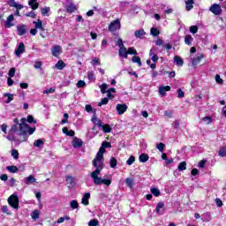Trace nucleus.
I'll return each mask as SVG.
<instances>
[{
  "mask_svg": "<svg viewBox=\"0 0 226 226\" xmlns=\"http://www.w3.org/2000/svg\"><path fill=\"white\" fill-rule=\"evenodd\" d=\"M164 204L163 202H158V205H155V214L163 215V213H160V209H163Z\"/></svg>",
  "mask_w": 226,
  "mask_h": 226,
  "instance_id": "28",
  "label": "nucleus"
},
{
  "mask_svg": "<svg viewBox=\"0 0 226 226\" xmlns=\"http://www.w3.org/2000/svg\"><path fill=\"white\" fill-rule=\"evenodd\" d=\"M62 133H64L67 137H72L75 135V132H72V130H67V127L62 128Z\"/></svg>",
  "mask_w": 226,
  "mask_h": 226,
  "instance_id": "22",
  "label": "nucleus"
},
{
  "mask_svg": "<svg viewBox=\"0 0 226 226\" xmlns=\"http://www.w3.org/2000/svg\"><path fill=\"white\" fill-rule=\"evenodd\" d=\"M157 62V55L154 54V49H150V60H147V65H152L154 64L151 63H155Z\"/></svg>",
  "mask_w": 226,
  "mask_h": 226,
  "instance_id": "10",
  "label": "nucleus"
},
{
  "mask_svg": "<svg viewBox=\"0 0 226 226\" xmlns=\"http://www.w3.org/2000/svg\"><path fill=\"white\" fill-rule=\"evenodd\" d=\"M120 27H122V25H120L119 19H114L110 24H109V32L115 33L119 31Z\"/></svg>",
  "mask_w": 226,
  "mask_h": 226,
  "instance_id": "5",
  "label": "nucleus"
},
{
  "mask_svg": "<svg viewBox=\"0 0 226 226\" xmlns=\"http://www.w3.org/2000/svg\"><path fill=\"white\" fill-rule=\"evenodd\" d=\"M22 182H24V185H29L37 182V179H35L34 176L29 175V177H24Z\"/></svg>",
  "mask_w": 226,
  "mask_h": 226,
  "instance_id": "16",
  "label": "nucleus"
},
{
  "mask_svg": "<svg viewBox=\"0 0 226 226\" xmlns=\"http://www.w3.org/2000/svg\"><path fill=\"white\" fill-rule=\"evenodd\" d=\"M38 6H40V4H37V0H29V7L32 10H37Z\"/></svg>",
  "mask_w": 226,
  "mask_h": 226,
  "instance_id": "26",
  "label": "nucleus"
},
{
  "mask_svg": "<svg viewBox=\"0 0 226 226\" xmlns=\"http://www.w3.org/2000/svg\"><path fill=\"white\" fill-rule=\"evenodd\" d=\"M188 32H190L191 34H196V33L199 32V27L196 26H191V27L188 28Z\"/></svg>",
  "mask_w": 226,
  "mask_h": 226,
  "instance_id": "39",
  "label": "nucleus"
},
{
  "mask_svg": "<svg viewBox=\"0 0 226 226\" xmlns=\"http://www.w3.org/2000/svg\"><path fill=\"white\" fill-rule=\"evenodd\" d=\"M149 160V156H147L145 154H141V155H139V162L144 163L147 162V161Z\"/></svg>",
  "mask_w": 226,
  "mask_h": 226,
  "instance_id": "30",
  "label": "nucleus"
},
{
  "mask_svg": "<svg viewBox=\"0 0 226 226\" xmlns=\"http://www.w3.org/2000/svg\"><path fill=\"white\" fill-rule=\"evenodd\" d=\"M25 52V46H23V42L18 43V48L15 49V56L20 57V55H23Z\"/></svg>",
  "mask_w": 226,
  "mask_h": 226,
  "instance_id": "14",
  "label": "nucleus"
},
{
  "mask_svg": "<svg viewBox=\"0 0 226 226\" xmlns=\"http://www.w3.org/2000/svg\"><path fill=\"white\" fill-rule=\"evenodd\" d=\"M150 34L153 36H157L158 34H160V32L157 31V28L153 27L150 29Z\"/></svg>",
  "mask_w": 226,
  "mask_h": 226,
  "instance_id": "51",
  "label": "nucleus"
},
{
  "mask_svg": "<svg viewBox=\"0 0 226 226\" xmlns=\"http://www.w3.org/2000/svg\"><path fill=\"white\" fill-rule=\"evenodd\" d=\"M71 209H78V201L71 200Z\"/></svg>",
  "mask_w": 226,
  "mask_h": 226,
  "instance_id": "55",
  "label": "nucleus"
},
{
  "mask_svg": "<svg viewBox=\"0 0 226 226\" xmlns=\"http://www.w3.org/2000/svg\"><path fill=\"white\" fill-rule=\"evenodd\" d=\"M109 104V98L101 99V102H98V107Z\"/></svg>",
  "mask_w": 226,
  "mask_h": 226,
  "instance_id": "48",
  "label": "nucleus"
},
{
  "mask_svg": "<svg viewBox=\"0 0 226 226\" xmlns=\"http://www.w3.org/2000/svg\"><path fill=\"white\" fill-rule=\"evenodd\" d=\"M155 148L158 149L159 152H163L164 145L163 143H158L155 145Z\"/></svg>",
  "mask_w": 226,
  "mask_h": 226,
  "instance_id": "52",
  "label": "nucleus"
},
{
  "mask_svg": "<svg viewBox=\"0 0 226 226\" xmlns=\"http://www.w3.org/2000/svg\"><path fill=\"white\" fill-rule=\"evenodd\" d=\"M15 30L18 31V36H23L26 34V25H18Z\"/></svg>",
  "mask_w": 226,
  "mask_h": 226,
  "instance_id": "15",
  "label": "nucleus"
},
{
  "mask_svg": "<svg viewBox=\"0 0 226 226\" xmlns=\"http://www.w3.org/2000/svg\"><path fill=\"white\" fill-rule=\"evenodd\" d=\"M92 124H95V126H102L105 124H102V122H100V118H97V117L92 116L91 119Z\"/></svg>",
  "mask_w": 226,
  "mask_h": 226,
  "instance_id": "23",
  "label": "nucleus"
},
{
  "mask_svg": "<svg viewBox=\"0 0 226 226\" xmlns=\"http://www.w3.org/2000/svg\"><path fill=\"white\" fill-rule=\"evenodd\" d=\"M59 54H62V47L56 45L51 47V56L54 57H59Z\"/></svg>",
  "mask_w": 226,
  "mask_h": 226,
  "instance_id": "9",
  "label": "nucleus"
},
{
  "mask_svg": "<svg viewBox=\"0 0 226 226\" xmlns=\"http://www.w3.org/2000/svg\"><path fill=\"white\" fill-rule=\"evenodd\" d=\"M7 203L10 204V207H12V209H18V196L12 194L10 198H7Z\"/></svg>",
  "mask_w": 226,
  "mask_h": 226,
  "instance_id": "7",
  "label": "nucleus"
},
{
  "mask_svg": "<svg viewBox=\"0 0 226 226\" xmlns=\"http://www.w3.org/2000/svg\"><path fill=\"white\" fill-rule=\"evenodd\" d=\"M125 185L128 188H132V178H125Z\"/></svg>",
  "mask_w": 226,
  "mask_h": 226,
  "instance_id": "50",
  "label": "nucleus"
},
{
  "mask_svg": "<svg viewBox=\"0 0 226 226\" xmlns=\"http://www.w3.org/2000/svg\"><path fill=\"white\" fill-rule=\"evenodd\" d=\"M98 128H101V130H103V133H109L111 132V126L109 124H103V125H96Z\"/></svg>",
  "mask_w": 226,
  "mask_h": 226,
  "instance_id": "21",
  "label": "nucleus"
},
{
  "mask_svg": "<svg viewBox=\"0 0 226 226\" xmlns=\"http://www.w3.org/2000/svg\"><path fill=\"white\" fill-rule=\"evenodd\" d=\"M64 221H70V216L59 217V219L56 220V224H62Z\"/></svg>",
  "mask_w": 226,
  "mask_h": 226,
  "instance_id": "41",
  "label": "nucleus"
},
{
  "mask_svg": "<svg viewBox=\"0 0 226 226\" xmlns=\"http://www.w3.org/2000/svg\"><path fill=\"white\" fill-rule=\"evenodd\" d=\"M92 167H95V171H92L89 174L92 183L95 184V185H111V179L99 177L100 172L102 171V154H96L95 159L92 160Z\"/></svg>",
  "mask_w": 226,
  "mask_h": 226,
  "instance_id": "1",
  "label": "nucleus"
},
{
  "mask_svg": "<svg viewBox=\"0 0 226 226\" xmlns=\"http://www.w3.org/2000/svg\"><path fill=\"white\" fill-rule=\"evenodd\" d=\"M7 182V186L14 187L15 186V178H10V180H4Z\"/></svg>",
  "mask_w": 226,
  "mask_h": 226,
  "instance_id": "47",
  "label": "nucleus"
},
{
  "mask_svg": "<svg viewBox=\"0 0 226 226\" xmlns=\"http://www.w3.org/2000/svg\"><path fill=\"white\" fill-rule=\"evenodd\" d=\"M97 223H99V222H97V220H91L88 222V226H97Z\"/></svg>",
  "mask_w": 226,
  "mask_h": 226,
  "instance_id": "62",
  "label": "nucleus"
},
{
  "mask_svg": "<svg viewBox=\"0 0 226 226\" xmlns=\"http://www.w3.org/2000/svg\"><path fill=\"white\" fill-rule=\"evenodd\" d=\"M3 96H4V98L7 99V100H4V103L9 104L10 102H12V94H3Z\"/></svg>",
  "mask_w": 226,
  "mask_h": 226,
  "instance_id": "37",
  "label": "nucleus"
},
{
  "mask_svg": "<svg viewBox=\"0 0 226 226\" xmlns=\"http://www.w3.org/2000/svg\"><path fill=\"white\" fill-rule=\"evenodd\" d=\"M32 24H34V29H39L40 31H45V28H42V21H40V19H37V21L32 22Z\"/></svg>",
  "mask_w": 226,
  "mask_h": 226,
  "instance_id": "19",
  "label": "nucleus"
},
{
  "mask_svg": "<svg viewBox=\"0 0 226 226\" xmlns=\"http://www.w3.org/2000/svg\"><path fill=\"white\" fill-rule=\"evenodd\" d=\"M201 59H204V55H196V56L191 58V64H192L193 66L199 65V63L201 62Z\"/></svg>",
  "mask_w": 226,
  "mask_h": 226,
  "instance_id": "12",
  "label": "nucleus"
},
{
  "mask_svg": "<svg viewBox=\"0 0 226 226\" xmlns=\"http://www.w3.org/2000/svg\"><path fill=\"white\" fill-rule=\"evenodd\" d=\"M109 166H110L111 169L117 168V159L111 157V159L109 160Z\"/></svg>",
  "mask_w": 226,
  "mask_h": 226,
  "instance_id": "36",
  "label": "nucleus"
},
{
  "mask_svg": "<svg viewBox=\"0 0 226 226\" xmlns=\"http://www.w3.org/2000/svg\"><path fill=\"white\" fill-rule=\"evenodd\" d=\"M84 86H87V83H85L84 80H79V82L76 83V87L79 88L84 87Z\"/></svg>",
  "mask_w": 226,
  "mask_h": 226,
  "instance_id": "58",
  "label": "nucleus"
},
{
  "mask_svg": "<svg viewBox=\"0 0 226 226\" xmlns=\"http://www.w3.org/2000/svg\"><path fill=\"white\" fill-rule=\"evenodd\" d=\"M175 64H177V66H182V58H179V56H175Z\"/></svg>",
  "mask_w": 226,
  "mask_h": 226,
  "instance_id": "54",
  "label": "nucleus"
},
{
  "mask_svg": "<svg viewBox=\"0 0 226 226\" xmlns=\"http://www.w3.org/2000/svg\"><path fill=\"white\" fill-rule=\"evenodd\" d=\"M125 51L130 52L131 55H133V56L137 55V52H135V49L132 48H128V49L125 48Z\"/></svg>",
  "mask_w": 226,
  "mask_h": 226,
  "instance_id": "59",
  "label": "nucleus"
},
{
  "mask_svg": "<svg viewBox=\"0 0 226 226\" xmlns=\"http://www.w3.org/2000/svg\"><path fill=\"white\" fill-rule=\"evenodd\" d=\"M40 219V212L37 210L32 211V220Z\"/></svg>",
  "mask_w": 226,
  "mask_h": 226,
  "instance_id": "40",
  "label": "nucleus"
},
{
  "mask_svg": "<svg viewBox=\"0 0 226 226\" xmlns=\"http://www.w3.org/2000/svg\"><path fill=\"white\" fill-rule=\"evenodd\" d=\"M81 145L82 141H80V139H79L78 138L73 139V148L80 147Z\"/></svg>",
  "mask_w": 226,
  "mask_h": 226,
  "instance_id": "34",
  "label": "nucleus"
},
{
  "mask_svg": "<svg viewBox=\"0 0 226 226\" xmlns=\"http://www.w3.org/2000/svg\"><path fill=\"white\" fill-rule=\"evenodd\" d=\"M12 123H15V124H26V123L29 124H37V122L34 121V117L29 116L26 117V118H21V120L18 121L17 118L12 120Z\"/></svg>",
  "mask_w": 226,
  "mask_h": 226,
  "instance_id": "6",
  "label": "nucleus"
},
{
  "mask_svg": "<svg viewBox=\"0 0 226 226\" xmlns=\"http://www.w3.org/2000/svg\"><path fill=\"white\" fill-rule=\"evenodd\" d=\"M42 66V62L37 61L34 62V69H40Z\"/></svg>",
  "mask_w": 226,
  "mask_h": 226,
  "instance_id": "63",
  "label": "nucleus"
},
{
  "mask_svg": "<svg viewBox=\"0 0 226 226\" xmlns=\"http://www.w3.org/2000/svg\"><path fill=\"white\" fill-rule=\"evenodd\" d=\"M54 68H56V70L61 71L62 69H64V62H62V60H59L56 62V64L54 65Z\"/></svg>",
  "mask_w": 226,
  "mask_h": 226,
  "instance_id": "32",
  "label": "nucleus"
},
{
  "mask_svg": "<svg viewBox=\"0 0 226 226\" xmlns=\"http://www.w3.org/2000/svg\"><path fill=\"white\" fill-rule=\"evenodd\" d=\"M53 92H55V89L51 87V88L46 89V91H42V94H53Z\"/></svg>",
  "mask_w": 226,
  "mask_h": 226,
  "instance_id": "61",
  "label": "nucleus"
},
{
  "mask_svg": "<svg viewBox=\"0 0 226 226\" xmlns=\"http://www.w3.org/2000/svg\"><path fill=\"white\" fill-rule=\"evenodd\" d=\"M202 122L205 123V124H209L213 123V117H202Z\"/></svg>",
  "mask_w": 226,
  "mask_h": 226,
  "instance_id": "43",
  "label": "nucleus"
},
{
  "mask_svg": "<svg viewBox=\"0 0 226 226\" xmlns=\"http://www.w3.org/2000/svg\"><path fill=\"white\" fill-rule=\"evenodd\" d=\"M7 76L12 78L15 76V68H10V71L7 72Z\"/></svg>",
  "mask_w": 226,
  "mask_h": 226,
  "instance_id": "53",
  "label": "nucleus"
},
{
  "mask_svg": "<svg viewBox=\"0 0 226 226\" xmlns=\"http://www.w3.org/2000/svg\"><path fill=\"white\" fill-rule=\"evenodd\" d=\"M210 12L215 16L221 15V5L218 4H213V5H210Z\"/></svg>",
  "mask_w": 226,
  "mask_h": 226,
  "instance_id": "8",
  "label": "nucleus"
},
{
  "mask_svg": "<svg viewBox=\"0 0 226 226\" xmlns=\"http://www.w3.org/2000/svg\"><path fill=\"white\" fill-rule=\"evenodd\" d=\"M170 90H171V87H170L169 86L159 87L158 94H161V96H166V92H169Z\"/></svg>",
  "mask_w": 226,
  "mask_h": 226,
  "instance_id": "17",
  "label": "nucleus"
},
{
  "mask_svg": "<svg viewBox=\"0 0 226 226\" xmlns=\"http://www.w3.org/2000/svg\"><path fill=\"white\" fill-rule=\"evenodd\" d=\"M6 170H7V172H10L12 174L18 173V167H15V166H7Z\"/></svg>",
  "mask_w": 226,
  "mask_h": 226,
  "instance_id": "35",
  "label": "nucleus"
},
{
  "mask_svg": "<svg viewBox=\"0 0 226 226\" xmlns=\"http://www.w3.org/2000/svg\"><path fill=\"white\" fill-rule=\"evenodd\" d=\"M135 162V157H132V155H131V157H128V161H125V164L130 166L132 165V162Z\"/></svg>",
  "mask_w": 226,
  "mask_h": 226,
  "instance_id": "49",
  "label": "nucleus"
},
{
  "mask_svg": "<svg viewBox=\"0 0 226 226\" xmlns=\"http://www.w3.org/2000/svg\"><path fill=\"white\" fill-rule=\"evenodd\" d=\"M99 88H101V94H105V90L111 89V88H109L108 84H102L101 86H99Z\"/></svg>",
  "mask_w": 226,
  "mask_h": 226,
  "instance_id": "38",
  "label": "nucleus"
},
{
  "mask_svg": "<svg viewBox=\"0 0 226 226\" xmlns=\"http://www.w3.org/2000/svg\"><path fill=\"white\" fill-rule=\"evenodd\" d=\"M42 139H36L34 140V147L40 148V147H42Z\"/></svg>",
  "mask_w": 226,
  "mask_h": 226,
  "instance_id": "46",
  "label": "nucleus"
},
{
  "mask_svg": "<svg viewBox=\"0 0 226 226\" xmlns=\"http://www.w3.org/2000/svg\"><path fill=\"white\" fill-rule=\"evenodd\" d=\"M64 10H66L67 13H72L75 11V5L72 4H67V5L64 6Z\"/></svg>",
  "mask_w": 226,
  "mask_h": 226,
  "instance_id": "24",
  "label": "nucleus"
},
{
  "mask_svg": "<svg viewBox=\"0 0 226 226\" xmlns=\"http://www.w3.org/2000/svg\"><path fill=\"white\" fill-rule=\"evenodd\" d=\"M193 10V0H185V11Z\"/></svg>",
  "mask_w": 226,
  "mask_h": 226,
  "instance_id": "20",
  "label": "nucleus"
},
{
  "mask_svg": "<svg viewBox=\"0 0 226 226\" xmlns=\"http://www.w3.org/2000/svg\"><path fill=\"white\" fill-rule=\"evenodd\" d=\"M145 33L144 30H136V32H133V36L136 37V39H141L144 36Z\"/></svg>",
  "mask_w": 226,
  "mask_h": 226,
  "instance_id": "25",
  "label": "nucleus"
},
{
  "mask_svg": "<svg viewBox=\"0 0 226 226\" xmlns=\"http://www.w3.org/2000/svg\"><path fill=\"white\" fill-rule=\"evenodd\" d=\"M50 12V8L44 7L42 9H40V14L42 15V17H48V13Z\"/></svg>",
  "mask_w": 226,
  "mask_h": 226,
  "instance_id": "29",
  "label": "nucleus"
},
{
  "mask_svg": "<svg viewBox=\"0 0 226 226\" xmlns=\"http://www.w3.org/2000/svg\"><path fill=\"white\" fill-rule=\"evenodd\" d=\"M10 154H11L12 159L18 160V150L12 149V151H11V153H10Z\"/></svg>",
  "mask_w": 226,
  "mask_h": 226,
  "instance_id": "57",
  "label": "nucleus"
},
{
  "mask_svg": "<svg viewBox=\"0 0 226 226\" xmlns=\"http://www.w3.org/2000/svg\"><path fill=\"white\" fill-rule=\"evenodd\" d=\"M218 156L226 157V147H221V149L218 150Z\"/></svg>",
  "mask_w": 226,
  "mask_h": 226,
  "instance_id": "42",
  "label": "nucleus"
},
{
  "mask_svg": "<svg viewBox=\"0 0 226 226\" xmlns=\"http://www.w3.org/2000/svg\"><path fill=\"white\" fill-rule=\"evenodd\" d=\"M7 5L10 6V8H15L14 14H10V16L12 17H20V12H19L20 10H23V5L20 4H18V2H15V0H9L7 1Z\"/></svg>",
  "mask_w": 226,
  "mask_h": 226,
  "instance_id": "3",
  "label": "nucleus"
},
{
  "mask_svg": "<svg viewBox=\"0 0 226 226\" xmlns=\"http://www.w3.org/2000/svg\"><path fill=\"white\" fill-rule=\"evenodd\" d=\"M81 205L89 206V193H84V196L81 197Z\"/></svg>",
  "mask_w": 226,
  "mask_h": 226,
  "instance_id": "18",
  "label": "nucleus"
},
{
  "mask_svg": "<svg viewBox=\"0 0 226 226\" xmlns=\"http://www.w3.org/2000/svg\"><path fill=\"white\" fill-rule=\"evenodd\" d=\"M117 47L119 48L118 56L124 59H127V56L130 52L124 50V45L122 43V39H117Z\"/></svg>",
  "mask_w": 226,
  "mask_h": 226,
  "instance_id": "4",
  "label": "nucleus"
},
{
  "mask_svg": "<svg viewBox=\"0 0 226 226\" xmlns=\"http://www.w3.org/2000/svg\"><path fill=\"white\" fill-rule=\"evenodd\" d=\"M64 182L67 183V185H75V178L71 177V176H67V177H64Z\"/></svg>",
  "mask_w": 226,
  "mask_h": 226,
  "instance_id": "27",
  "label": "nucleus"
},
{
  "mask_svg": "<svg viewBox=\"0 0 226 226\" xmlns=\"http://www.w3.org/2000/svg\"><path fill=\"white\" fill-rule=\"evenodd\" d=\"M34 133V127H28L26 124H18L10 127V132L7 134V140L15 141V136H26Z\"/></svg>",
  "mask_w": 226,
  "mask_h": 226,
  "instance_id": "2",
  "label": "nucleus"
},
{
  "mask_svg": "<svg viewBox=\"0 0 226 226\" xmlns=\"http://www.w3.org/2000/svg\"><path fill=\"white\" fill-rule=\"evenodd\" d=\"M127 111V105L117 104V115L122 116Z\"/></svg>",
  "mask_w": 226,
  "mask_h": 226,
  "instance_id": "13",
  "label": "nucleus"
},
{
  "mask_svg": "<svg viewBox=\"0 0 226 226\" xmlns=\"http://www.w3.org/2000/svg\"><path fill=\"white\" fill-rule=\"evenodd\" d=\"M185 166H186V164H185V162H180V164L177 165V170L178 171H184L185 170Z\"/></svg>",
  "mask_w": 226,
  "mask_h": 226,
  "instance_id": "56",
  "label": "nucleus"
},
{
  "mask_svg": "<svg viewBox=\"0 0 226 226\" xmlns=\"http://www.w3.org/2000/svg\"><path fill=\"white\" fill-rule=\"evenodd\" d=\"M150 193H153V194H150V195L158 197V196H160V190H157L155 188L150 189Z\"/></svg>",
  "mask_w": 226,
  "mask_h": 226,
  "instance_id": "45",
  "label": "nucleus"
},
{
  "mask_svg": "<svg viewBox=\"0 0 226 226\" xmlns=\"http://www.w3.org/2000/svg\"><path fill=\"white\" fill-rule=\"evenodd\" d=\"M184 42H185V45L191 46V43L193 42V37H192L191 34L185 35Z\"/></svg>",
  "mask_w": 226,
  "mask_h": 226,
  "instance_id": "31",
  "label": "nucleus"
},
{
  "mask_svg": "<svg viewBox=\"0 0 226 226\" xmlns=\"http://www.w3.org/2000/svg\"><path fill=\"white\" fill-rule=\"evenodd\" d=\"M185 96V94L182 92L181 89H177V98H182Z\"/></svg>",
  "mask_w": 226,
  "mask_h": 226,
  "instance_id": "64",
  "label": "nucleus"
},
{
  "mask_svg": "<svg viewBox=\"0 0 226 226\" xmlns=\"http://www.w3.org/2000/svg\"><path fill=\"white\" fill-rule=\"evenodd\" d=\"M13 20H15V18H12V15L7 16V19L4 20V28L10 29L14 26Z\"/></svg>",
  "mask_w": 226,
  "mask_h": 226,
  "instance_id": "11",
  "label": "nucleus"
},
{
  "mask_svg": "<svg viewBox=\"0 0 226 226\" xmlns=\"http://www.w3.org/2000/svg\"><path fill=\"white\" fill-rule=\"evenodd\" d=\"M131 62L133 63V64H138L139 67H141V58H139V56L132 57Z\"/></svg>",
  "mask_w": 226,
  "mask_h": 226,
  "instance_id": "33",
  "label": "nucleus"
},
{
  "mask_svg": "<svg viewBox=\"0 0 226 226\" xmlns=\"http://www.w3.org/2000/svg\"><path fill=\"white\" fill-rule=\"evenodd\" d=\"M215 83L223 84V79H221V76L215 75Z\"/></svg>",
  "mask_w": 226,
  "mask_h": 226,
  "instance_id": "60",
  "label": "nucleus"
},
{
  "mask_svg": "<svg viewBox=\"0 0 226 226\" xmlns=\"http://www.w3.org/2000/svg\"><path fill=\"white\" fill-rule=\"evenodd\" d=\"M87 79H89V81H94V72H87Z\"/></svg>",
  "mask_w": 226,
  "mask_h": 226,
  "instance_id": "44",
  "label": "nucleus"
}]
</instances>
